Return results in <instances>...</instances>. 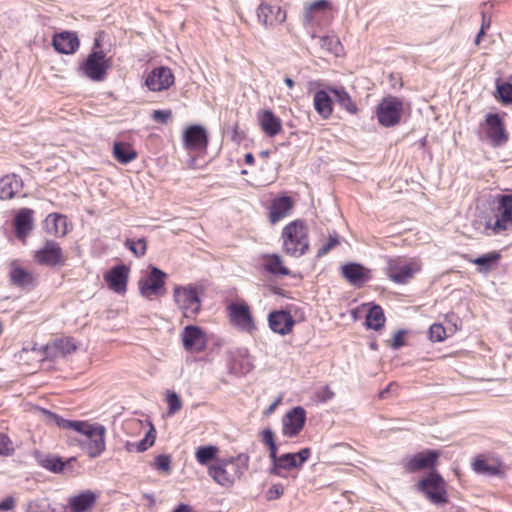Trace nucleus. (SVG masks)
Here are the masks:
<instances>
[{
  "instance_id": "51",
  "label": "nucleus",
  "mask_w": 512,
  "mask_h": 512,
  "mask_svg": "<svg viewBox=\"0 0 512 512\" xmlns=\"http://www.w3.org/2000/svg\"><path fill=\"white\" fill-rule=\"evenodd\" d=\"M284 494V486L281 484H273L266 492L268 501L279 499Z\"/></svg>"
},
{
  "instance_id": "39",
  "label": "nucleus",
  "mask_w": 512,
  "mask_h": 512,
  "mask_svg": "<svg viewBox=\"0 0 512 512\" xmlns=\"http://www.w3.org/2000/svg\"><path fill=\"white\" fill-rule=\"evenodd\" d=\"M218 447L213 445L200 446L197 448L195 457L200 465L206 466L209 462L217 460Z\"/></svg>"
},
{
  "instance_id": "61",
  "label": "nucleus",
  "mask_w": 512,
  "mask_h": 512,
  "mask_svg": "<svg viewBox=\"0 0 512 512\" xmlns=\"http://www.w3.org/2000/svg\"><path fill=\"white\" fill-rule=\"evenodd\" d=\"M485 31L486 30L480 29V31L478 32V34L476 36V39H475V44L476 45H478L480 43V40H481L482 36L485 34Z\"/></svg>"
},
{
  "instance_id": "18",
  "label": "nucleus",
  "mask_w": 512,
  "mask_h": 512,
  "mask_svg": "<svg viewBox=\"0 0 512 512\" xmlns=\"http://www.w3.org/2000/svg\"><path fill=\"white\" fill-rule=\"evenodd\" d=\"M174 83V75L168 67L154 68L146 77V86L154 92L168 89Z\"/></svg>"
},
{
  "instance_id": "32",
  "label": "nucleus",
  "mask_w": 512,
  "mask_h": 512,
  "mask_svg": "<svg viewBox=\"0 0 512 512\" xmlns=\"http://www.w3.org/2000/svg\"><path fill=\"white\" fill-rule=\"evenodd\" d=\"M292 209V201L289 197L283 196L275 199L270 208L269 219L271 223H276L283 219Z\"/></svg>"
},
{
  "instance_id": "63",
  "label": "nucleus",
  "mask_w": 512,
  "mask_h": 512,
  "mask_svg": "<svg viewBox=\"0 0 512 512\" xmlns=\"http://www.w3.org/2000/svg\"><path fill=\"white\" fill-rule=\"evenodd\" d=\"M245 162L247 164L254 163V157H253V155L251 153H248V154L245 155Z\"/></svg>"
},
{
  "instance_id": "45",
  "label": "nucleus",
  "mask_w": 512,
  "mask_h": 512,
  "mask_svg": "<svg viewBox=\"0 0 512 512\" xmlns=\"http://www.w3.org/2000/svg\"><path fill=\"white\" fill-rule=\"evenodd\" d=\"M166 403L168 405L167 414L169 416L174 415L182 408V401L178 394L174 391H167Z\"/></svg>"
},
{
  "instance_id": "34",
  "label": "nucleus",
  "mask_w": 512,
  "mask_h": 512,
  "mask_svg": "<svg viewBox=\"0 0 512 512\" xmlns=\"http://www.w3.org/2000/svg\"><path fill=\"white\" fill-rule=\"evenodd\" d=\"M113 156L119 163L128 164L137 157V152L129 143L115 142Z\"/></svg>"
},
{
  "instance_id": "55",
  "label": "nucleus",
  "mask_w": 512,
  "mask_h": 512,
  "mask_svg": "<svg viewBox=\"0 0 512 512\" xmlns=\"http://www.w3.org/2000/svg\"><path fill=\"white\" fill-rule=\"evenodd\" d=\"M15 505V500L12 497H7L0 502V511H9Z\"/></svg>"
},
{
  "instance_id": "56",
  "label": "nucleus",
  "mask_w": 512,
  "mask_h": 512,
  "mask_svg": "<svg viewBox=\"0 0 512 512\" xmlns=\"http://www.w3.org/2000/svg\"><path fill=\"white\" fill-rule=\"evenodd\" d=\"M282 401V396H279L277 397L269 406L268 408L265 409L264 411V415L265 416H269L270 414H272L275 409L277 408V406L281 403Z\"/></svg>"
},
{
  "instance_id": "37",
  "label": "nucleus",
  "mask_w": 512,
  "mask_h": 512,
  "mask_svg": "<svg viewBox=\"0 0 512 512\" xmlns=\"http://www.w3.org/2000/svg\"><path fill=\"white\" fill-rule=\"evenodd\" d=\"M473 470L477 474L485 476H495L500 474V466L490 463L488 460L477 457L472 463Z\"/></svg>"
},
{
  "instance_id": "15",
  "label": "nucleus",
  "mask_w": 512,
  "mask_h": 512,
  "mask_svg": "<svg viewBox=\"0 0 512 512\" xmlns=\"http://www.w3.org/2000/svg\"><path fill=\"white\" fill-rule=\"evenodd\" d=\"M305 422V409L301 406L292 408L282 417V434L288 438L297 436L302 431Z\"/></svg>"
},
{
  "instance_id": "19",
  "label": "nucleus",
  "mask_w": 512,
  "mask_h": 512,
  "mask_svg": "<svg viewBox=\"0 0 512 512\" xmlns=\"http://www.w3.org/2000/svg\"><path fill=\"white\" fill-rule=\"evenodd\" d=\"M9 279L13 286L26 291L32 290L37 282L32 272L26 270L15 261L9 266Z\"/></svg>"
},
{
  "instance_id": "44",
  "label": "nucleus",
  "mask_w": 512,
  "mask_h": 512,
  "mask_svg": "<svg viewBox=\"0 0 512 512\" xmlns=\"http://www.w3.org/2000/svg\"><path fill=\"white\" fill-rule=\"evenodd\" d=\"M124 245L137 258L143 257L146 254L147 245L146 240L144 238H140L137 241H134L132 239H126Z\"/></svg>"
},
{
  "instance_id": "48",
  "label": "nucleus",
  "mask_w": 512,
  "mask_h": 512,
  "mask_svg": "<svg viewBox=\"0 0 512 512\" xmlns=\"http://www.w3.org/2000/svg\"><path fill=\"white\" fill-rule=\"evenodd\" d=\"M430 339L435 342H441L446 338V330L441 324H433L429 329Z\"/></svg>"
},
{
  "instance_id": "53",
  "label": "nucleus",
  "mask_w": 512,
  "mask_h": 512,
  "mask_svg": "<svg viewBox=\"0 0 512 512\" xmlns=\"http://www.w3.org/2000/svg\"><path fill=\"white\" fill-rule=\"evenodd\" d=\"M260 440L265 446L275 443L274 432L270 428H266L260 432Z\"/></svg>"
},
{
  "instance_id": "17",
  "label": "nucleus",
  "mask_w": 512,
  "mask_h": 512,
  "mask_svg": "<svg viewBox=\"0 0 512 512\" xmlns=\"http://www.w3.org/2000/svg\"><path fill=\"white\" fill-rule=\"evenodd\" d=\"M439 453L434 450L419 452L403 462V467L407 472L413 473L424 469H433L437 463Z\"/></svg>"
},
{
  "instance_id": "59",
  "label": "nucleus",
  "mask_w": 512,
  "mask_h": 512,
  "mask_svg": "<svg viewBox=\"0 0 512 512\" xmlns=\"http://www.w3.org/2000/svg\"><path fill=\"white\" fill-rule=\"evenodd\" d=\"M173 512H193L189 505L181 504Z\"/></svg>"
},
{
  "instance_id": "31",
  "label": "nucleus",
  "mask_w": 512,
  "mask_h": 512,
  "mask_svg": "<svg viewBox=\"0 0 512 512\" xmlns=\"http://www.w3.org/2000/svg\"><path fill=\"white\" fill-rule=\"evenodd\" d=\"M44 224L46 231L51 235L64 236L67 233V218L61 214H49Z\"/></svg>"
},
{
  "instance_id": "49",
  "label": "nucleus",
  "mask_w": 512,
  "mask_h": 512,
  "mask_svg": "<svg viewBox=\"0 0 512 512\" xmlns=\"http://www.w3.org/2000/svg\"><path fill=\"white\" fill-rule=\"evenodd\" d=\"M154 466L161 471L169 473L171 470V458L169 455H158L155 458Z\"/></svg>"
},
{
  "instance_id": "7",
  "label": "nucleus",
  "mask_w": 512,
  "mask_h": 512,
  "mask_svg": "<svg viewBox=\"0 0 512 512\" xmlns=\"http://www.w3.org/2000/svg\"><path fill=\"white\" fill-rule=\"evenodd\" d=\"M167 277V273L158 267L152 266L150 272L138 281V288L141 296L151 299L152 297H161L165 295Z\"/></svg>"
},
{
  "instance_id": "22",
  "label": "nucleus",
  "mask_w": 512,
  "mask_h": 512,
  "mask_svg": "<svg viewBox=\"0 0 512 512\" xmlns=\"http://www.w3.org/2000/svg\"><path fill=\"white\" fill-rule=\"evenodd\" d=\"M183 347L189 352H200L205 346V336L198 326H186L181 334Z\"/></svg>"
},
{
  "instance_id": "20",
  "label": "nucleus",
  "mask_w": 512,
  "mask_h": 512,
  "mask_svg": "<svg viewBox=\"0 0 512 512\" xmlns=\"http://www.w3.org/2000/svg\"><path fill=\"white\" fill-rule=\"evenodd\" d=\"M330 9L331 5L327 0H317L306 4L303 12V25L305 27L320 25L325 13Z\"/></svg>"
},
{
  "instance_id": "42",
  "label": "nucleus",
  "mask_w": 512,
  "mask_h": 512,
  "mask_svg": "<svg viewBox=\"0 0 512 512\" xmlns=\"http://www.w3.org/2000/svg\"><path fill=\"white\" fill-rule=\"evenodd\" d=\"M53 346L57 350V353L62 356L71 354L77 349L76 343L73 338L70 337L56 339Z\"/></svg>"
},
{
  "instance_id": "58",
  "label": "nucleus",
  "mask_w": 512,
  "mask_h": 512,
  "mask_svg": "<svg viewBox=\"0 0 512 512\" xmlns=\"http://www.w3.org/2000/svg\"><path fill=\"white\" fill-rule=\"evenodd\" d=\"M8 444H9L8 437L6 435L0 433V454H4L9 450Z\"/></svg>"
},
{
  "instance_id": "35",
  "label": "nucleus",
  "mask_w": 512,
  "mask_h": 512,
  "mask_svg": "<svg viewBox=\"0 0 512 512\" xmlns=\"http://www.w3.org/2000/svg\"><path fill=\"white\" fill-rule=\"evenodd\" d=\"M264 268L268 273L275 276H287L290 274L289 269L283 265L281 257L277 254L264 256Z\"/></svg>"
},
{
  "instance_id": "23",
  "label": "nucleus",
  "mask_w": 512,
  "mask_h": 512,
  "mask_svg": "<svg viewBox=\"0 0 512 512\" xmlns=\"http://www.w3.org/2000/svg\"><path fill=\"white\" fill-rule=\"evenodd\" d=\"M99 498V493L92 490H84L68 499V507L71 512H90Z\"/></svg>"
},
{
  "instance_id": "1",
  "label": "nucleus",
  "mask_w": 512,
  "mask_h": 512,
  "mask_svg": "<svg viewBox=\"0 0 512 512\" xmlns=\"http://www.w3.org/2000/svg\"><path fill=\"white\" fill-rule=\"evenodd\" d=\"M43 412L53 417L58 427L75 433V436L67 435L70 445L77 444L90 458L99 457L105 451L106 428L103 425L91 424L87 421L67 420L45 409Z\"/></svg>"
},
{
  "instance_id": "2",
  "label": "nucleus",
  "mask_w": 512,
  "mask_h": 512,
  "mask_svg": "<svg viewBox=\"0 0 512 512\" xmlns=\"http://www.w3.org/2000/svg\"><path fill=\"white\" fill-rule=\"evenodd\" d=\"M249 456L241 453L236 457L217 459L208 466V475L220 486L231 487L247 471Z\"/></svg>"
},
{
  "instance_id": "6",
  "label": "nucleus",
  "mask_w": 512,
  "mask_h": 512,
  "mask_svg": "<svg viewBox=\"0 0 512 512\" xmlns=\"http://www.w3.org/2000/svg\"><path fill=\"white\" fill-rule=\"evenodd\" d=\"M111 67V61L106 58L102 50H92L86 60L81 64L80 71L84 76L94 82H102Z\"/></svg>"
},
{
  "instance_id": "43",
  "label": "nucleus",
  "mask_w": 512,
  "mask_h": 512,
  "mask_svg": "<svg viewBox=\"0 0 512 512\" xmlns=\"http://www.w3.org/2000/svg\"><path fill=\"white\" fill-rule=\"evenodd\" d=\"M27 512H55L47 498H36L31 500L27 506Z\"/></svg>"
},
{
  "instance_id": "27",
  "label": "nucleus",
  "mask_w": 512,
  "mask_h": 512,
  "mask_svg": "<svg viewBox=\"0 0 512 512\" xmlns=\"http://www.w3.org/2000/svg\"><path fill=\"white\" fill-rule=\"evenodd\" d=\"M258 123L264 132L269 137H274L282 131V121L271 110H260L257 113Z\"/></svg>"
},
{
  "instance_id": "3",
  "label": "nucleus",
  "mask_w": 512,
  "mask_h": 512,
  "mask_svg": "<svg viewBox=\"0 0 512 512\" xmlns=\"http://www.w3.org/2000/svg\"><path fill=\"white\" fill-rule=\"evenodd\" d=\"M284 251L291 256L300 257L309 249L308 230L301 221L289 223L282 232Z\"/></svg>"
},
{
  "instance_id": "12",
  "label": "nucleus",
  "mask_w": 512,
  "mask_h": 512,
  "mask_svg": "<svg viewBox=\"0 0 512 512\" xmlns=\"http://www.w3.org/2000/svg\"><path fill=\"white\" fill-rule=\"evenodd\" d=\"M498 206L496 208L495 221L486 222V229H491L495 234L507 230L512 226V196L499 195Z\"/></svg>"
},
{
  "instance_id": "50",
  "label": "nucleus",
  "mask_w": 512,
  "mask_h": 512,
  "mask_svg": "<svg viewBox=\"0 0 512 512\" xmlns=\"http://www.w3.org/2000/svg\"><path fill=\"white\" fill-rule=\"evenodd\" d=\"M339 244V239L336 234L330 235L326 244L321 246L317 252V257H322L327 254L331 249Z\"/></svg>"
},
{
  "instance_id": "5",
  "label": "nucleus",
  "mask_w": 512,
  "mask_h": 512,
  "mask_svg": "<svg viewBox=\"0 0 512 512\" xmlns=\"http://www.w3.org/2000/svg\"><path fill=\"white\" fill-rule=\"evenodd\" d=\"M417 489L422 492L432 504L442 505L448 502L446 482L436 471H432L426 477L422 478L417 483Z\"/></svg>"
},
{
  "instance_id": "46",
  "label": "nucleus",
  "mask_w": 512,
  "mask_h": 512,
  "mask_svg": "<svg viewBox=\"0 0 512 512\" xmlns=\"http://www.w3.org/2000/svg\"><path fill=\"white\" fill-rule=\"evenodd\" d=\"M497 93L499 99L505 104L512 103V84L511 83H498Z\"/></svg>"
},
{
  "instance_id": "62",
  "label": "nucleus",
  "mask_w": 512,
  "mask_h": 512,
  "mask_svg": "<svg viewBox=\"0 0 512 512\" xmlns=\"http://www.w3.org/2000/svg\"><path fill=\"white\" fill-rule=\"evenodd\" d=\"M485 31L486 30L480 29V31L478 32V34L476 36V39H475V44L476 45H478L480 43V40H481L482 36L485 34Z\"/></svg>"
},
{
  "instance_id": "38",
  "label": "nucleus",
  "mask_w": 512,
  "mask_h": 512,
  "mask_svg": "<svg viewBox=\"0 0 512 512\" xmlns=\"http://www.w3.org/2000/svg\"><path fill=\"white\" fill-rule=\"evenodd\" d=\"M155 442L154 428L152 427L145 435V437L139 442H129L125 444V449L128 452H144L151 447Z\"/></svg>"
},
{
  "instance_id": "41",
  "label": "nucleus",
  "mask_w": 512,
  "mask_h": 512,
  "mask_svg": "<svg viewBox=\"0 0 512 512\" xmlns=\"http://www.w3.org/2000/svg\"><path fill=\"white\" fill-rule=\"evenodd\" d=\"M73 460H75V459L70 458L67 462H64L59 457L46 456L43 459H41L40 464L42 467L48 469L49 471H51L53 473H60V472H63L65 470L66 466Z\"/></svg>"
},
{
  "instance_id": "16",
  "label": "nucleus",
  "mask_w": 512,
  "mask_h": 512,
  "mask_svg": "<svg viewBox=\"0 0 512 512\" xmlns=\"http://www.w3.org/2000/svg\"><path fill=\"white\" fill-rule=\"evenodd\" d=\"M130 269L124 264L110 268L104 275V280L110 290L123 294L127 290Z\"/></svg>"
},
{
  "instance_id": "11",
  "label": "nucleus",
  "mask_w": 512,
  "mask_h": 512,
  "mask_svg": "<svg viewBox=\"0 0 512 512\" xmlns=\"http://www.w3.org/2000/svg\"><path fill=\"white\" fill-rule=\"evenodd\" d=\"M480 126L484 129L491 146L502 147L508 142V132L497 113L487 114L484 123H481Z\"/></svg>"
},
{
  "instance_id": "64",
  "label": "nucleus",
  "mask_w": 512,
  "mask_h": 512,
  "mask_svg": "<svg viewBox=\"0 0 512 512\" xmlns=\"http://www.w3.org/2000/svg\"><path fill=\"white\" fill-rule=\"evenodd\" d=\"M284 82L289 88L294 87V81L290 77H285Z\"/></svg>"
},
{
  "instance_id": "52",
  "label": "nucleus",
  "mask_w": 512,
  "mask_h": 512,
  "mask_svg": "<svg viewBox=\"0 0 512 512\" xmlns=\"http://www.w3.org/2000/svg\"><path fill=\"white\" fill-rule=\"evenodd\" d=\"M171 117L172 112L170 110H155L152 113V119L163 124L167 123Z\"/></svg>"
},
{
  "instance_id": "10",
  "label": "nucleus",
  "mask_w": 512,
  "mask_h": 512,
  "mask_svg": "<svg viewBox=\"0 0 512 512\" xmlns=\"http://www.w3.org/2000/svg\"><path fill=\"white\" fill-rule=\"evenodd\" d=\"M231 324L242 332L253 334L257 327L249 306L245 302H232L227 307Z\"/></svg>"
},
{
  "instance_id": "8",
  "label": "nucleus",
  "mask_w": 512,
  "mask_h": 512,
  "mask_svg": "<svg viewBox=\"0 0 512 512\" xmlns=\"http://www.w3.org/2000/svg\"><path fill=\"white\" fill-rule=\"evenodd\" d=\"M404 111L403 101L395 96L383 98L377 106L376 115L379 123L384 127L397 125Z\"/></svg>"
},
{
  "instance_id": "40",
  "label": "nucleus",
  "mask_w": 512,
  "mask_h": 512,
  "mask_svg": "<svg viewBox=\"0 0 512 512\" xmlns=\"http://www.w3.org/2000/svg\"><path fill=\"white\" fill-rule=\"evenodd\" d=\"M338 104L351 114L357 112V107L352 101L350 95L343 88L331 89Z\"/></svg>"
},
{
  "instance_id": "30",
  "label": "nucleus",
  "mask_w": 512,
  "mask_h": 512,
  "mask_svg": "<svg viewBox=\"0 0 512 512\" xmlns=\"http://www.w3.org/2000/svg\"><path fill=\"white\" fill-rule=\"evenodd\" d=\"M343 277L354 286H361L368 280L365 268L357 263H348L341 267Z\"/></svg>"
},
{
  "instance_id": "9",
  "label": "nucleus",
  "mask_w": 512,
  "mask_h": 512,
  "mask_svg": "<svg viewBox=\"0 0 512 512\" xmlns=\"http://www.w3.org/2000/svg\"><path fill=\"white\" fill-rule=\"evenodd\" d=\"M173 297L185 317L195 316L201 309V302L196 288L192 285L176 286Z\"/></svg>"
},
{
  "instance_id": "26",
  "label": "nucleus",
  "mask_w": 512,
  "mask_h": 512,
  "mask_svg": "<svg viewBox=\"0 0 512 512\" xmlns=\"http://www.w3.org/2000/svg\"><path fill=\"white\" fill-rule=\"evenodd\" d=\"M52 44L59 53L73 54L78 50L80 43L76 33L63 31L53 36Z\"/></svg>"
},
{
  "instance_id": "14",
  "label": "nucleus",
  "mask_w": 512,
  "mask_h": 512,
  "mask_svg": "<svg viewBox=\"0 0 512 512\" xmlns=\"http://www.w3.org/2000/svg\"><path fill=\"white\" fill-rule=\"evenodd\" d=\"M34 259L38 264L49 267L63 266L66 262L61 247L53 240L46 241L42 248L35 251Z\"/></svg>"
},
{
  "instance_id": "4",
  "label": "nucleus",
  "mask_w": 512,
  "mask_h": 512,
  "mask_svg": "<svg viewBox=\"0 0 512 512\" xmlns=\"http://www.w3.org/2000/svg\"><path fill=\"white\" fill-rule=\"evenodd\" d=\"M420 269L421 266L415 258L398 256L387 259L386 274L397 284L407 283Z\"/></svg>"
},
{
  "instance_id": "29",
  "label": "nucleus",
  "mask_w": 512,
  "mask_h": 512,
  "mask_svg": "<svg viewBox=\"0 0 512 512\" xmlns=\"http://www.w3.org/2000/svg\"><path fill=\"white\" fill-rule=\"evenodd\" d=\"M23 187V182L16 174L5 175L0 179V199H12Z\"/></svg>"
},
{
  "instance_id": "57",
  "label": "nucleus",
  "mask_w": 512,
  "mask_h": 512,
  "mask_svg": "<svg viewBox=\"0 0 512 512\" xmlns=\"http://www.w3.org/2000/svg\"><path fill=\"white\" fill-rule=\"evenodd\" d=\"M267 447L269 449V458L271 460V465H273V463L279 458V456L277 455L278 447L276 443H273Z\"/></svg>"
},
{
  "instance_id": "47",
  "label": "nucleus",
  "mask_w": 512,
  "mask_h": 512,
  "mask_svg": "<svg viewBox=\"0 0 512 512\" xmlns=\"http://www.w3.org/2000/svg\"><path fill=\"white\" fill-rule=\"evenodd\" d=\"M499 258L500 255L498 253L492 252L477 257L476 259L473 260V263L480 267H483L484 270H487L491 266V264L496 263Z\"/></svg>"
},
{
  "instance_id": "25",
  "label": "nucleus",
  "mask_w": 512,
  "mask_h": 512,
  "mask_svg": "<svg viewBox=\"0 0 512 512\" xmlns=\"http://www.w3.org/2000/svg\"><path fill=\"white\" fill-rule=\"evenodd\" d=\"M257 17L264 26H273L285 21L286 12L279 5L261 3L257 9Z\"/></svg>"
},
{
  "instance_id": "13",
  "label": "nucleus",
  "mask_w": 512,
  "mask_h": 512,
  "mask_svg": "<svg viewBox=\"0 0 512 512\" xmlns=\"http://www.w3.org/2000/svg\"><path fill=\"white\" fill-rule=\"evenodd\" d=\"M311 450L303 448L297 453H286L273 463L269 468V474L279 477H285L283 471H290L294 468H300L303 463L309 458Z\"/></svg>"
},
{
  "instance_id": "54",
  "label": "nucleus",
  "mask_w": 512,
  "mask_h": 512,
  "mask_svg": "<svg viewBox=\"0 0 512 512\" xmlns=\"http://www.w3.org/2000/svg\"><path fill=\"white\" fill-rule=\"evenodd\" d=\"M404 334H405V331L404 330H399L397 331L395 334H394V337L390 343V346L393 348V349H399L400 347L404 346L405 342H404Z\"/></svg>"
},
{
  "instance_id": "36",
  "label": "nucleus",
  "mask_w": 512,
  "mask_h": 512,
  "mask_svg": "<svg viewBox=\"0 0 512 512\" xmlns=\"http://www.w3.org/2000/svg\"><path fill=\"white\" fill-rule=\"evenodd\" d=\"M385 316L379 305H372L366 315V325L373 330H379L384 326Z\"/></svg>"
},
{
  "instance_id": "28",
  "label": "nucleus",
  "mask_w": 512,
  "mask_h": 512,
  "mask_svg": "<svg viewBox=\"0 0 512 512\" xmlns=\"http://www.w3.org/2000/svg\"><path fill=\"white\" fill-rule=\"evenodd\" d=\"M34 211L28 208H22L19 210L14 218V227L16 236L24 240L34 227L33 219Z\"/></svg>"
},
{
  "instance_id": "24",
  "label": "nucleus",
  "mask_w": 512,
  "mask_h": 512,
  "mask_svg": "<svg viewBox=\"0 0 512 512\" xmlns=\"http://www.w3.org/2000/svg\"><path fill=\"white\" fill-rule=\"evenodd\" d=\"M183 142L187 149L203 150L208 145L206 130L200 125L188 127L183 134Z\"/></svg>"
},
{
  "instance_id": "60",
  "label": "nucleus",
  "mask_w": 512,
  "mask_h": 512,
  "mask_svg": "<svg viewBox=\"0 0 512 512\" xmlns=\"http://www.w3.org/2000/svg\"><path fill=\"white\" fill-rule=\"evenodd\" d=\"M490 27V19H487L485 14H482V25L480 29L487 30Z\"/></svg>"
},
{
  "instance_id": "33",
  "label": "nucleus",
  "mask_w": 512,
  "mask_h": 512,
  "mask_svg": "<svg viewBox=\"0 0 512 512\" xmlns=\"http://www.w3.org/2000/svg\"><path fill=\"white\" fill-rule=\"evenodd\" d=\"M313 104L316 112L322 118L327 119L331 116L333 111L332 100L326 91H317L313 97Z\"/></svg>"
},
{
  "instance_id": "21",
  "label": "nucleus",
  "mask_w": 512,
  "mask_h": 512,
  "mask_svg": "<svg viewBox=\"0 0 512 512\" xmlns=\"http://www.w3.org/2000/svg\"><path fill=\"white\" fill-rule=\"evenodd\" d=\"M268 324L274 333L284 336L292 331L295 321L290 312L276 310L269 313Z\"/></svg>"
}]
</instances>
